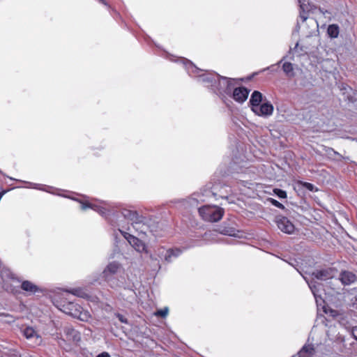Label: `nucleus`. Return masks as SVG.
I'll use <instances>...</instances> for the list:
<instances>
[{
	"instance_id": "obj_1",
	"label": "nucleus",
	"mask_w": 357,
	"mask_h": 357,
	"mask_svg": "<svg viewBox=\"0 0 357 357\" xmlns=\"http://www.w3.org/2000/svg\"><path fill=\"white\" fill-rule=\"evenodd\" d=\"M218 188L219 185L208 184L205 188L200 189L199 192H194L189 198L188 202L192 206L200 202H208L211 197L217 199Z\"/></svg>"
},
{
	"instance_id": "obj_2",
	"label": "nucleus",
	"mask_w": 357,
	"mask_h": 357,
	"mask_svg": "<svg viewBox=\"0 0 357 357\" xmlns=\"http://www.w3.org/2000/svg\"><path fill=\"white\" fill-rule=\"evenodd\" d=\"M198 211L203 220L211 222L219 221L224 215V210L216 205H204Z\"/></svg>"
},
{
	"instance_id": "obj_3",
	"label": "nucleus",
	"mask_w": 357,
	"mask_h": 357,
	"mask_svg": "<svg viewBox=\"0 0 357 357\" xmlns=\"http://www.w3.org/2000/svg\"><path fill=\"white\" fill-rule=\"evenodd\" d=\"M121 214L125 219L132 221V226L135 229H140V232L144 234L147 233L148 226L144 222L146 218L139 215L137 211L123 208Z\"/></svg>"
},
{
	"instance_id": "obj_4",
	"label": "nucleus",
	"mask_w": 357,
	"mask_h": 357,
	"mask_svg": "<svg viewBox=\"0 0 357 357\" xmlns=\"http://www.w3.org/2000/svg\"><path fill=\"white\" fill-rule=\"evenodd\" d=\"M257 74V73H256L251 76L241 79H228L226 77L219 75V77H217L216 79V82H218L219 86L220 88H225V89H248L247 88L242 86V82L245 80L250 81L252 77Z\"/></svg>"
},
{
	"instance_id": "obj_5",
	"label": "nucleus",
	"mask_w": 357,
	"mask_h": 357,
	"mask_svg": "<svg viewBox=\"0 0 357 357\" xmlns=\"http://www.w3.org/2000/svg\"><path fill=\"white\" fill-rule=\"evenodd\" d=\"M183 252V250L178 248L165 249L164 247L159 248L157 251V255L166 263H171L175 259L178 257Z\"/></svg>"
},
{
	"instance_id": "obj_6",
	"label": "nucleus",
	"mask_w": 357,
	"mask_h": 357,
	"mask_svg": "<svg viewBox=\"0 0 357 357\" xmlns=\"http://www.w3.org/2000/svg\"><path fill=\"white\" fill-rule=\"evenodd\" d=\"M121 268V266L119 262L112 261L109 263L103 270L102 273V278L109 284L111 287H114L113 278Z\"/></svg>"
},
{
	"instance_id": "obj_7",
	"label": "nucleus",
	"mask_w": 357,
	"mask_h": 357,
	"mask_svg": "<svg viewBox=\"0 0 357 357\" xmlns=\"http://www.w3.org/2000/svg\"><path fill=\"white\" fill-rule=\"evenodd\" d=\"M119 231L121 233L123 237L128 241L129 244L137 252H143L146 250V246L145 243L138 238L134 236L133 235L122 231L121 229H119Z\"/></svg>"
},
{
	"instance_id": "obj_8",
	"label": "nucleus",
	"mask_w": 357,
	"mask_h": 357,
	"mask_svg": "<svg viewBox=\"0 0 357 357\" xmlns=\"http://www.w3.org/2000/svg\"><path fill=\"white\" fill-rule=\"evenodd\" d=\"M276 225L282 232L291 234L294 231L295 227L293 223L286 217L277 216L275 218Z\"/></svg>"
},
{
	"instance_id": "obj_9",
	"label": "nucleus",
	"mask_w": 357,
	"mask_h": 357,
	"mask_svg": "<svg viewBox=\"0 0 357 357\" xmlns=\"http://www.w3.org/2000/svg\"><path fill=\"white\" fill-rule=\"evenodd\" d=\"M81 204V208L82 210H86V208H91L96 211H97L98 213H100L101 215L106 216V211H109L107 207L109 206V204L106 202H100V204H102L104 206H100L98 204L92 203L88 200L86 201H80Z\"/></svg>"
},
{
	"instance_id": "obj_10",
	"label": "nucleus",
	"mask_w": 357,
	"mask_h": 357,
	"mask_svg": "<svg viewBox=\"0 0 357 357\" xmlns=\"http://www.w3.org/2000/svg\"><path fill=\"white\" fill-rule=\"evenodd\" d=\"M23 335L33 345H40L43 339L38 332L32 327L28 326L22 330Z\"/></svg>"
},
{
	"instance_id": "obj_11",
	"label": "nucleus",
	"mask_w": 357,
	"mask_h": 357,
	"mask_svg": "<svg viewBox=\"0 0 357 357\" xmlns=\"http://www.w3.org/2000/svg\"><path fill=\"white\" fill-rule=\"evenodd\" d=\"M273 105L268 100H265L262 104L253 109L252 112L257 116L268 117L273 114Z\"/></svg>"
},
{
	"instance_id": "obj_12",
	"label": "nucleus",
	"mask_w": 357,
	"mask_h": 357,
	"mask_svg": "<svg viewBox=\"0 0 357 357\" xmlns=\"http://www.w3.org/2000/svg\"><path fill=\"white\" fill-rule=\"evenodd\" d=\"M303 278L305 280L310 289H311L312 293L314 295V299L317 305H321V302H324L321 296L319 294V290L321 289V284L319 282L310 281L309 282L307 278L303 276Z\"/></svg>"
},
{
	"instance_id": "obj_13",
	"label": "nucleus",
	"mask_w": 357,
	"mask_h": 357,
	"mask_svg": "<svg viewBox=\"0 0 357 357\" xmlns=\"http://www.w3.org/2000/svg\"><path fill=\"white\" fill-rule=\"evenodd\" d=\"M315 353L316 350L314 344L307 342L298 351L296 355L291 357H313Z\"/></svg>"
},
{
	"instance_id": "obj_14",
	"label": "nucleus",
	"mask_w": 357,
	"mask_h": 357,
	"mask_svg": "<svg viewBox=\"0 0 357 357\" xmlns=\"http://www.w3.org/2000/svg\"><path fill=\"white\" fill-rule=\"evenodd\" d=\"M250 91H222L229 97H232L236 102L242 103L247 100Z\"/></svg>"
},
{
	"instance_id": "obj_15",
	"label": "nucleus",
	"mask_w": 357,
	"mask_h": 357,
	"mask_svg": "<svg viewBox=\"0 0 357 357\" xmlns=\"http://www.w3.org/2000/svg\"><path fill=\"white\" fill-rule=\"evenodd\" d=\"M62 309H61L63 312L68 314L74 317V313L77 312L78 310H82V307L75 303L73 301H67L64 302L63 304H61Z\"/></svg>"
},
{
	"instance_id": "obj_16",
	"label": "nucleus",
	"mask_w": 357,
	"mask_h": 357,
	"mask_svg": "<svg viewBox=\"0 0 357 357\" xmlns=\"http://www.w3.org/2000/svg\"><path fill=\"white\" fill-rule=\"evenodd\" d=\"M267 100L259 91H254L250 99L252 111Z\"/></svg>"
},
{
	"instance_id": "obj_17",
	"label": "nucleus",
	"mask_w": 357,
	"mask_h": 357,
	"mask_svg": "<svg viewBox=\"0 0 357 357\" xmlns=\"http://www.w3.org/2000/svg\"><path fill=\"white\" fill-rule=\"evenodd\" d=\"M339 279L342 284L349 285L356 281L357 276L351 271H344L340 273Z\"/></svg>"
},
{
	"instance_id": "obj_18",
	"label": "nucleus",
	"mask_w": 357,
	"mask_h": 357,
	"mask_svg": "<svg viewBox=\"0 0 357 357\" xmlns=\"http://www.w3.org/2000/svg\"><path fill=\"white\" fill-rule=\"evenodd\" d=\"M299 6H300V19L305 22L307 18L308 15L305 14V10H310L309 7L310 6V3L308 0H298Z\"/></svg>"
},
{
	"instance_id": "obj_19",
	"label": "nucleus",
	"mask_w": 357,
	"mask_h": 357,
	"mask_svg": "<svg viewBox=\"0 0 357 357\" xmlns=\"http://www.w3.org/2000/svg\"><path fill=\"white\" fill-rule=\"evenodd\" d=\"M309 9L310 10H305V14L308 15V13H311L312 14H320L322 15L325 18H327L328 20H331L332 17V14L328 10H324L319 8L316 7L314 5H311L309 7Z\"/></svg>"
},
{
	"instance_id": "obj_20",
	"label": "nucleus",
	"mask_w": 357,
	"mask_h": 357,
	"mask_svg": "<svg viewBox=\"0 0 357 357\" xmlns=\"http://www.w3.org/2000/svg\"><path fill=\"white\" fill-rule=\"evenodd\" d=\"M312 275L317 280H326L328 279L332 278L333 275L331 271L329 269H323L314 271L312 273Z\"/></svg>"
},
{
	"instance_id": "obj_21",
	"label": "nucleus",
	"mask_w": 357,
	"mask_h": 357,
	"mask_svg": "<svg viewBox=\"0 0 357 357\" xmlns=\"http://www.w3.org/2000/svg\"><path fill=\"white\" fill-rule=\"evenodd\" d=\"M214 185H219V188L217 190L218 192V197L225 199L229 201V203H231L232 201L229 199V194L231 192V189L228 186L222 185L220 183H215Z\"/></svg>"
},
{
	"instance_id": "obj_22",
	"label": "nucleus",
	"mask_w": 357,
	"mask_h": 357,
	"mask_svg": "<svg viewBox=\"0 0 357 357\" xmlns=\"http://www.w3.org/2000/svg\"><path fill=\"white\" fill-rule=\"evenodd\" d=\"M64 333L70 340H73L74 341H79L80 340V333L70 326L65 327Z\"/></svg>"
},
{
	"instance_id": "obj_23",
	"label": "nucleus",
	"mask_w": 357,
	"mask_h": 357,
	"mask_svg": "<svg viewBox=\"0 0 357 357\" xmlns=\"http://www.w3.org/2000/svg\"><path fill=\"white\" fill-rule=\"evenodd\" d=\"M321 68L326 73H332L335 68V61L329 59L323 60L321 63Z\"/></svg>"
},
{
	"instance_id": "obj_24",
	"label": "nucleus",
	"mask_w": 357,
	"mask_h": 357,
	"mask_svg": "<svg viewBox=\"0 0 357 357\" xmlns=\"http://www.w3.org/2000/svg\"><path fill=\"white\" fill-rule=\"evenodd\" d=\"M21 288L22 290L30 294H34L38 290V287L29 280H24L22 282Z\"/></svg>"
},
{
	"instance_id": "obj_25",
	"label": "nucleus",
	"mask_w": 357,
	"mask_h": 357,
	"mask_svg": "<svg viewBox=\"0 0 357 357\" xmlns=\"http://www.w3.org/2000/svg\"><path fill=\"white\" fill-rule=\"evenodd\" d=\"M217 77H219L218 74L206 73L199 75V81L204 83L216 82Z\"/></svg>"
},
{
	"instance_id": "obj_26",
	"label": "nucleus",
	"mask_w": 357,
	"mask_h": 357,
	"mask_svg": "<svg viewBox=\"0 0 357 357\" xmlns=\"http://www.w3.org/2000/svg\"><path fill=\"white\" fill-rule=\"evenodd\" d=\"M238 230H236L234 227H223L220 230V233L224 235L235 237H239L238 235Z\"/></svg>"
},
{
	"instance_id": "obj_27",
	"label": "nucleus",
	"mask_w": 357,
	"mask_h": 357,
	"mask_svg": "<svg viewBox=\"0 0 357 357\" xmlns=\"http://www.w3.org/2000/svg\"><path fill=\"white\" fill-rule=\"evenodd\" d=\"M74 317L82 321H88L91 318V314L87 311H84L83 309L78 310L77 312L74 313Z\"/></svg>"
},
{
	"instance_id": "obj_28",
	"label": "nucleus",
	"mask_w": 357,
	"mask_h": 357,
	"mask_svg": "<svg viewBox=\"0 0 357 357\" xmlns=\"http://www.w3.org/2000/svg\"><path fill=\"white\" fill-rule=\"evenodd\" d=\"M327 32L331 38H335L339 35V26L337 24H331L328 27Z\"/></svg>"
},
{
	"instance_id": "obj_29",
	"label": "nucleus",
	"mask_w": 357,
	"mask_h": 357,
	"mask_svg": "<svg viewBox=\"0 0 357 357\" xmlns=\"http://www.w3.org/2000/svg\"><path fill=\"white\" fill-rule=\"evenodd\" d=\"M282 69L284 73L287 75V76L293 77L294 75V67L292 63L289 62L284 63L282 66Z\"/></svg>"
},
{
	"instance_id": "obj_30",
	"label": "nucleus",
	"mask_w": 357,
	"mask_h": 357,
	"mask_svg": "<svg viewBox=\"0 0 357 357\" xmlns=\"http://www.w3.org/2000/svg\"><path fill=\"white\" fill-rule=\"evenodd\" d=\"M65 293L66 294L70 293L74 296H77L82 298H84L86 296V294L81 288L72 289L69 291H66Z\"/></svg>"
},
{
	"instance_id": "obj_31",
	"label": "nucleus",
	"mask_w": 357,
	"mask_h": 357,
	"mask_svg": "<svg viewBox=\"0 0 357 357\" xmlns=\"http://www.w3.org/2000/svg\"><path fill=\"white\" fill-rule=\"evenodd\" d=\"M187 70L189 73H197L199 72L202 71L201 69L197 68L190 61H187V63H185Z\"/></svg>"
},
{
	"instance_id": "obj_32",
	"label": "nucleus",
	"mask_w": 357,
	"mask_h": 357,
	"mask_svg": "<svg viewBox=\"0 0 357 357\" xmlns=\"http://www.w3.org/2000/svg\"><path fill=\"white\" fill-rule=\"evenodd\" d=\"M273 192H274V194L275 195H277L279 198H281V199L287 198V192H286V191H284L283 190L275 188L273 190Z\"/></svg>"
},
{
	"instance_id": "obj_33",
	"label": "nucleus",
	"mask_w": 357,
	"mask_h": 357,
	"mask_svg": "<svg viewBox=\"0 0 357 357\" xmlns=\"http://www.w3.org/2000/svg\"><path fill=\"white\" fill-rule=\"evenodd\" d=\"M267 201H268V202H270L272 205H273V206H275V207H278V208H281V209H282V210H284V209H285L284 206L282 204L280 203V202H279L278 201H277L276 199H273V198H268V199H267Z\"/></svg>"
},
{
	"instance_id": "obj_34",
	"label": "nucleus",
	"mask_w": 357,
	"mask_h": 357,
	"mask_svg": "<svg viewBox=\"0 0 357 357\" xmlns=\"http://www.w3.org/2000/svg\"><path fill=\"white\" fill-rule=\"evenodd\" d=\"M169 312L168 307H164L155 312V315L157 317H165Z\"/></svg>"
},
{
	"instance_id": "obj_35",
	"label": "nucleus",
	"mask_w": 357,
	"mask_h": 357,
	"mask_svg": "<svg viewBox=\"0 0 357 357\" xmlns=\"http://www.w3.org/2000/svg\"><path fill=\"white\" fill-rule=\"evenodd\" d=\"M116 317L121 323L128 324V319L123 314L117 313L116 314Z\"/></svg>"
},
{
	"instance_id": "obj_36",
	"label": "nucleus",
	"mask_w": 357,
	"mask_h": 357,
	"mask_svg": "<svg viewBox=\"0 0 357 357\" xmlns=\"http://www.w3.org/2000/svg\"><path fill=\"white\" fill-rule=\"evenodd\" d=\"M303 185L308 190L310 191H313L314 190V186L313 184L310 183H307V182H304L303 183Z\"/></svg>"
},
{
	"instance_id": "obj_37",
	"label": "nucleus",
	"mask_w": 357,
	"mask_h": 357,
	"mask_svg": "<svg viewBox=\"0 0 357 357\" xmlns=\"http://www.w3.org/2000/svg\"><path fill=\"white\" fill-rule=\"evenodd\" d=\"M32 185V187L33 188H36V189H39V190H45V191H47V192H50L49 190L46 189V188H40V184H37V183H31Z\"/></svg>"
},
{
	"instance_id": "obj_38",
	"label": "nucleus",
	"mask_w": 357,
	"mask_h": 357,
	"mask_svg": "<svg viewBox=\"0 0 357 357\" xmlns=\"http://www.w3.org/2000/svg\"><path fill=\"white\" fill-rule=\"evenodd\" d=\"M352 335L356 340H357V327H355L352 330Z\"/></svg>"
},
{
	"instance_id": "obj_39",
	"label": "nucleus",
	"mask_w": 357,
	"mask_h": 357,
	"mask_svg": "<svg viewBox=\"0 0 357 357\" xmlns=\"http://www.w3.org/2000/svg\"><path fill=\"white\" fill-rule=\"evenodd\" d=\"M97 357H110V356L107 352H102L100 354L98 355Z\"/></svg>"
},
{
	"instance_id": "obj_40",
	"label": "nucleus",
	"mask_w": 357,
	"mask_h": 357,
	"mask_svg": "<svg viewBox=\"0 0 357 357\" xmlns=\"http://www.w3.org/2000/svg\"><path fill=\"white\" fill-rule=\"evenodd\" d=\"M4 267H3L2 263L0 261V273H3Z\"/></svg>"
},
{
	"instance_id": "obj_41",
	"label": "nucleus",
	"mask_w": 357,
	"mask_h": 357,
	"mask_svg": "<svg viewBox=\"0 0 357 357\" xmlns=\"http://www.w3.org/2000/svg\"><path fill=\"white\" fill-rule=\"evenodd\" d=\"M10 357H20V356L17 353L13 354Z\"/></svg>"
},
{
	"instance_id": "obj_42",
	"label": "nucleus",
	"mask_w": 357,
	"mask_h": 357,
	"mask_svg": "<svg viewBox=\"0 0 357 357\" xmlns=\"http://www.w3.org/2000/svg\"><path fill=\"white\" fill-rule=\"evenodd\" d=\"M330 151H332V152H333V153H334L335 155H339V153H338L337 152L335 151L333 149H330Z\"/></svg>"
},
{
	"instance_id": "obj_43",
	"label": "nucleus",
	"mask_w": 357,
	"mask_h": 357,
	"mask_svg": "<svg viewBox=\"0 0 357 357\" xmlns=\"http://www.w3.org/2000/svg\"><path fill=\"white\" fill-rule=\"evenodd\" d=\"M111 224H112L113 226H119V227L121 226V224H119V223H113V222H112Z\"/></svg>"
},
{
	"instance_id": "obj_44",
	"label": "nucleus",
	"mask_w": 357,
	"mask_h": 357,
	"mask_svg": "<svg viewBox=\"0 0 357 357\" xmlns=\"http://www.w3.org/2000/svg\"><path fill=\"white\" fill-rule=\"evenodd\" d=\"M100 2H101L102 3L105 4V5H107L106 2L105 1V0H98Z\"/></svg>"
},
{
	"instance_id": "obj_45",
	"label": "nucleus",
	"mask_w": 357,
	"mask_h": 357,
	"mask_svg": "<svg viewBox=\"0 0 357 357\" xmlns=\"http://www.w3.org/2000/svg\"><path fill=\"white\" fill-rule=\"evenodd\" d=\"M220 91V94H218L219 96H223V94L222 93V91Z\"/></svg>"
},
{
	"instance_id": "obj_46",
	"label": "nucleus",
	"mask_w": 357,
	"mask_h": 357,
	"mask_svg": "<svg viewBox=\"0 0 357 357\" xmlns=\"http://www.w3.org/2000/svg\"><path fill=\"white\" fill-rule=\"evenodd\" d=\"M97 281H98V280H96L95 281L91 282V284H93L95 282H97Z\"/></svg>"
}]
</instances>
